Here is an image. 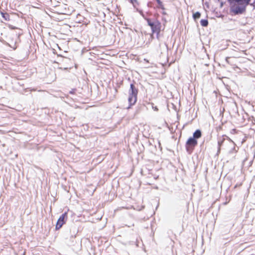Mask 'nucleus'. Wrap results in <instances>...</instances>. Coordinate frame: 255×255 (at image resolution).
I'll use <instances>...</instances> for the list:
<instances>
[{"mask_svg":"<svg viewBox=\"0 0 255 255\" xmlns=\"http://www.w3.org/2000/svg\"><path fill=\"white\" fill-rule=\"evenodd\" d=\"M148 25L150 27L152 33H155L157 38H159V34L160 32L161 23L157 20L152 21L150 18H145Z\"/></svg>","mask_w":255,"mask_h":255,"instance_id":"f257e3e1","label":"nucleus"},{"mask_svg":"<svg viewBox=\"0 0 255 255\" xmlns=\"http://www.w3.org/2000/svg\"><path fill=\"white\" fill-rule=\"evenodd\" d=\"M138 89L135 87L133 84L130 85V89L128 92V101L129 106L133 105L136 102Z\"/></svg>","mask_w":255,"mask_h":255,"instance_id":"f03ea898","label":"nucleus"},{"mask_svg":"<svg viewBox=\"0 0 255 255\" xmlns=\"http://www.w3.org/2000/svg\"><path fill=\"white\" fill-rule=\"evenodd\" d=\"M231 3V10L235 14L243 13L246 10V7L238 3L234 0H229Z\"/></svg>","mask_w":255,"mask_h":255,"instance_id":"7ed1b4c3","label":"nucleus"},{"mask_svg":"<svg viewBox=\"0 0 255 255\" xmlns=\"http://www.w3.org/2000/svg\"><path fill=\"white\" fill-rule=\"evenodd\" d=\"M198 142L196 139L192 137L188 138L186 143V149L189 153H191L194 147L197 145Z\"/></svg>","mask_w":255,"mask_h":255,"instance_id":"20e7f679","label":"nucleus"},{"mask_svg":"<svg viewBox=\"0 0 255 255\" xmlns=\"http://www.w3.org/2000/svg\"><path fill=\"white\" fill-rule=\"evenodd\" d=\"M223 125V123H221V124L218 126L217 127L216 129V131L218 132V150L217 152V154L219 152H220L221 150V146L223 142V135H222L221 133V131L222 130V126Z\"/></svg>","mask_w":255,"mask_h":255,"instance_id":"39448f33","label":"nucleus"},{"mask_svg":"<svg viewBox=\"0 0 255 255\" xmlns=\"http://www.w3.org/2000/svg\"><path fill=\"white\" fill-rule=\"evenodd\" d=\"M68 218L67 213L65 212L59 218L55 227L56 230L60 229L63 225L65 223Z\"/></svg>","mask_w":255,"mask_h":255,"instance_id":"423d86ee","label":"nucleus"},{"mask_svg":"<svg viewBox=\"0 0 255 255\" xmlns=\"http://www.w3.org/2000/svg\"><path fill=\"white\" fill-rule=\"evenodd\" d=\"M202 132L200 129H197L194 133L193 135V138L197 140V139L201 137Z\"/></svg>","mask_w":255,"mask_h":255,"instance_id":"0eeeda50","label":"nucleus"},{"mask_svg":"<svg viewBox=\"0 0 255 255\" xmlns=\"http://www.w3.org/2000/svg\"><path fill=\"white\" fill-rule=\"evenodd\" d=\"M2 17L5 21H9L10 20V16L8 13L6 12H0Z\"/></svg>","mask_w":255,"mask_h":255,"instance_id":"6e6552de","label":"nucleus"},{"mask_svg":"<svg viewBox=\"0 0 255 255\" xmlns=\"http://www.w3.org/2000/svg\"><path fill=\"white\" fill-rule=\"evenodd\" d=\"M200 23L202 26L206 27L208 25V21L207 19H203L201 20Z\"/></svg>","mask_w":255,"mask_h":255,"instance_id":"1a4fd4ad","label":"nucleus"},{"mask_svg":"<svg viewBox=\"0 0 255 255\" xmlns=\"http://www.w3.org/2000/svg\"><path fill=\"white\" fill-rule=\"evenodd\" d=\"M200 16L201 13L198 11L193 13V17L194 19V20H196L197 19L199 18Z\"/></svg>","mask_w":255,"mask_h":255,"instance_id":"9d476101","label":"nucleus"},{"mask_svg":"<svg viewBox=\"0 0 255 255\" xmlns=\"http://www.w3.org/2000/svg\"><path fill=\"white\" fill-rule=\"evenodd\" d=\"M157 2L159 5V7L162 9H164V7L162 4V2L160 1V0H156Z\"/></svg>","mask_w":255,"mask_h":255,"instance_id":"9b49d317","label":"nucleus"},{"mask_svg":"<svg viewBox=\"0 0 255 255\" xmlns=\"http://www.w3.org/2000/svg\"><path fill=\"white\" fill-rule=\"evenodd\" d=\"M215 3L218 4L220 3V5L221 7H222L223 6V1L221 0H214Z\"/></svg>","mask_w":255,"mask_h":255,"instance_id":"f8f14e48","label":"nucleus"},{"mask_svg":"<svg viewBox=\"0 0 255 255\" xmlns=\"http://www.w3.org/2000/svg\"><path fill=\"white\" fill-rule=\"evenodd\" d=\"M130 2L131 3L134 7H135V3H137V0H129Z\"/></svg>","mask_w":255,"mask_h":255,"instance_id":"ddd939ff","label":"nucleus"},{"mask_svg":"<svg viewBox=\"0 0 255 255\" xmlns=\"http://www.w3.org/2000/svg\"><path fill=\"white\" fill-rule=\"evenodd\" d=\"M75 91H76V89H72V90H71V91L69 92V93H70V94H73L74 93H75Z\"/></svg>","mask_w":255,"mask_h":255,"instance_id":"4468645a","label":"nucleus"},{"mask_svg":"<svg viewBox=\"0 0 255 255\" xmlns=\"http://www.w3.org/2000/svg\"><path fill=\"white\" fill-rule=\"evenodd\" d=\"M140 14L142 15V16L145 19V18H146L145 16V15L143 14V12L142 11H139Z\"/></svg>","mask_w":255,"mask_h":255,"instance_id":"2eb2a0df","label":"nucleus"},{"mask_svg":"<svg viewBox=\"0 0 255 255\" xmlns=\"http://www.w3.org/2000/svg\"><path fill=\"white\" fill-rule=\"evenodd\" d=\"M152 2H148L147 4V5L148 7H151L152 6Z\"/></svg>","mask_w":255,"mask_h":255,"instance_id":"dca6fc26","label":"nucleus"},{"mask_svg":"<svg viewBox=\"0 0 255 255\" xmlns=\"http://www.w3.org/2000/svg\"><path fill=\"white\" fill-rule=\"evenodd\" d=\"M152 109L155 111H158V108L156 107H154L153 105H152Z\"/></svg>","mask_w":255,"mask_h":255,"instance_id":"f3484780","label":"nucleus"},{"mask_svg":"<svg viewBox=\"0 0 255 255\" xmlns=\"http://www.w3.org/2000/svg\"><path fill=\"white\" fill-rule=\"evenodd\" d=\"M220 115L222 116V118H223V111L222 113H221Z\"/></svg>","mask_w":255,"mask_h":255,"instance_id":"a211bd4d","label":"nucleus"},{"mask_svg":"<svg viewBox=\"0 0 255 255\" xmlns=\"http://www.w3.org/2000/svg\"><path fill=\"white\" fill-rule=\"evenodd\" d=\"M18 84H19L20 86H22V85H23V84H21V83H18Z\"/></svg>","mask_w":255,"mask_h":255,"instance_id":"6ab92c4d","label":"nucleus"},{"mask_svg":"<svg viewBox=\"0 0 255 255\" xmlns=\"http://www.w3.org/2000/svg\"><path fill=\"white\" fill-rule=\"evenodd\" d=\"M226 61H227V62H228V58H226Z\"/></svg>","mask_w":255,"mask_h":255,"instance_id":"aec40b11","label":"nucleus"},{"mask_svg":"<svg viewBox=\"0 0 255 255\" xmlns=\"http://www.w3.org/2000/svg\"><path fill=\"white\" fill-rule=\"evenodd\" d=\"M163 14H166V13H165V12H163Z\"/></svg>","mask_w":255,"mask_h":255,"instance_id":"412c9836","label":"nucleus"}]
</instances>
